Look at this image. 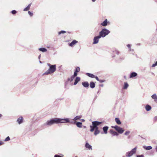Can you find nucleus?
<instances>
[{
	"label": "nucleus",
	"mask_w": 157,
	"mask_h": 157,
	"mask_svg": "<svg viewBox=\"0 0 157 157\" xmlns=\"http://www.w3.org/2000/svg\"><path fill=\"white\" fill-rule=\"evenodd\" d=\"M56 70V66L55 64L53 65L43 74V75H49L53 73Z\"/></svg>",
	"instance_id": "1"
},
{
	"label": "nucleus",
	"mask_w": 157,
	"mask_h": 157,
	"mask_svg": "<svg viewBox=\"0 0 157 157\" xmlns=\"http://www.w3.org/2000/svg\"><path fill=\"white\" fill-rule=\"evenodd\" d=\"M110 31L108 29L105 28L103 29L99 32V35L101 37H104L106 35H108L110 33Z\"/></svg>",
	"instance_id": "2"
},
{
	"label": "nucleus",
	"mask_w": 157,
	"mask_h": 157,
	"mask_svg": "<svg viewBox=\"0 0 157 157\" xmlns=\"http://www.w3.org/2000/svg\"><path fill=\"white\" fill-rule=\"evenodd\" d=\"M57 120H58V119H57V118L52 119L47 121L46 123L44 124V125L50 126L54 124H57Z\"/></svg>",
	"instance_id": "3"
},
{
	"label": "nucleus",
	"mask_w": 157,
	"mask_h": 157,
	"mask_svg": "<svg viewBox=\"0 0 157 157\" xmlns=\"http://www.w3.org/2000/svg\"><path fill=\"white\" fill-rule=\"evenodd\" d=\"M137 149V147H136L132 149L131 151L127 152L125 154V155L126 157H130L132 156L134 154L136 153Z\"/></svg>",
	"instance_id": "4"
},
{
	"label": "nucleus",
	"mask_w": 157,
	"mask_h": 157,
	"mask_svg": "<svg viewBox=\"0 0 157 157\" xmlns=\"http://www.w3.org/2000/svg\"><path fill=\"white\" fill-rule=\"evenodd\" d=\"M112 128H113L115 129L117 131V132L120 134L124 132V130L123 129V128L120 127H119L117 125H116L115 126H112Z\"/></svg>",
	"instance_id": "5"
},
{
	"label": "nucleus",
	"mask_w": 157,
	"mask_h": 157,
	"mask_svg": "<svg viewBox=\"0 0 157 157\" xmlns=\"http://www.w3.org/2000/svg\"><path fill=\"white\" fill-rule=\"evenodd\" d=\"M58 123H67L70 122L69 120L67 118L64 119H61L57 118Z\"/></svg>",
	"instance_id": "6"
},
{
	"label": "nucleus",
	"mask_w": 157,
	"mask_h": 157,
	"mask_svg": "<svg viewBox=\"0 0 157 157\" xmlns=\"http://www.w3.org/2000/svg\"><path fill=\"white\" fill-rule=\"evenodd\" d=\"M101 37L99 35L94 37V39L93 44H97L98 42L99 39Z\"/></svg>",
	"instance_id": "7"
},
{
	"label": "nucleus",
	"mask_w": 157,
	"mask_h": 157,
	"mask_svg": "<svg viewBox=\"0 0 157 157\" xmlns=\"http://www.w3.org/2000/svg\"><path fill=\"white\" fill-rule=\"evenodd\" d=\"M102 123V122L98 121H93L92 122V124L94 126H98Z\"/></svg>",
	"instance_id": "8"
},
{
	"label": "nucleus",
	"mask_w": 157,
	"mask_h": 157,
	"mask_svg": "<svg viewBox=\"0 0 157 157\" xmlns=\"http://www.w3.org/2000/svg\"><path fill=\"white\" fill-rule=\"evenodd\" d=\"M82 86L85 88H88L89 86V84L87 82H82Z\"/></svg>",
	"instance_id": "9"
},
{
	"label": "nucleus",
	"mask_w": 157,
	"mask_h": 157,
	"mask_svg": "<svg viewBox=\"0 0 157 157\" xmlns=\"http://www.w3.org/2000/svg\"><path fill=\"white\" fill-rule=\"evenodd\" d=\"M108 22L107 19H106L103 22L101 23V25L103 26H106L107 25Z\"/></svg>",
	"instance_id": "10"
},
{
	"label": "nucleus",
	"mask_w": 157,
	"mask_h": 157,
	"mask_svg": "<svg viewBox=\"0 0 157 157\" xmlns=\"http://www.w3.org/2000/svg\"><path fill=\"white\" fill-rule=\"evenodd\" d=\"M85 147L89 150H92V146L87 142L86 143L85 145Z\"/></svg>",
	"instance_id": "11"
},
{
	"label": "nucleus",
	"mask_w": 157,
	"mask_h": 157,
	"mask_svg": "<svg viewBox=\"0 0 157 157\" xmlns=\"http://www.w3.org/2000/svg\"><path fill=\"white\" fill-rule=\"evenodd\" d=\"M151 98L154 100V101L156 102H157V96L155 94H153L151 96Z\"/></svg>",
	"instance_id": "12"
},
{
	"label": "nucleus",
	"mask_w": 157,
	"mask_h": 157,
	"mask_svg": "<svg viewBox=\"0 0 157 157\" xmlns=\"http://www.w3.org/2000/svg\"><path fill=\"white\" fill-rule=\"evenodd\" d=\"M80 80V78L79 77H76L75 81V82L74 83V85H76L77 83Z\"/></svg>",
	"instance_id": "13"
},
{
	"label": "nucleus",
	"mask_w": 157,
	"mask_h": 157,
	"mask_svg": "<svg viewBox=\"0 0 157 157\" xmlns=\"http://www.w3.org/2000/svg\"><path fill=\"white\" fill-rule=\"evenodd\" d=\"M109 127L107 126H105L103 128V130L104 131V133L105 134H107V131Z\"/></svg>",
	"instance_id": "14"
},
{
	"label": "nucleus",
	"mask_w": 157,
	"mask_h": 157,
	"mask_svg": "<svg viewBox=\"0 0 157 157\" xmlns=\"http://www.w3.org/2000/svg\"><path fill=\"white\" fill-rule=\"evenodd\" d=\"M23 118L22 117H20L17 119V122L19 124H21L23 122Z\"/></svg>",
	"instance_id": "15"
},
{
	"label": "nucleus",
	"mask_w": 157,
	"mask_h": 157,
	"mask_svg": "<svg viewBox=\"0 0 157 157\" xmlns=\"http://www.w3.org/2000/svg\"><path fill=\"white\" fill-rule=\"evenodd\" d=\"M137 74L135 72H132L131 73L130 75V78H131L134 77L137 75Z\"/></svg>",
	"instance_id": "16"
},
{
	"label": "nucleus",
	"mask_w": 157,
	"mask_h": 157,
	"mask_svg": "<svg viewBox=\"0 0 157 157\" xmlns=\"http://www.w3.org/2000/svg\"><path fill=\"white\" fill-rule=\"evenodd\" d=\"M110 132L113 135V136H117L118 135V133L117 132L113 131L112 129H111L110 130Z\"/></svg>",
	"instance_id": "17"
},
{
	"label": "nucleus",
	"mask_w": 157,
	"mask_h": 157,
	"mask_svg": "<svg viewBox=\"0 0 157 157\" xmlns=\"http://www.w3.org/2000/svg\"><path fill=\"white\" fill-rule=\"evenodd\" d=\"M31 5V3L29 4L27 7L24 8L23 10L24 11H27L29 10L30 9V6Z\"/></svg>",
	"instance_id": "18"
},
{
	"label": "nucleus",
	"mask_w": 157,
	"mask_h": 157,
	"mask_svg": "<svg viewBox=\"0 0 157 157\" xmlns=\"http://www.w3.org/2000/svg\"><path fill=\"white\" fill-rule=\"evenodd\" d=\"M78 42L75 40H73L72 42L69 44V45L70 46H72L76 44Z\"/></svg>",
	"instance_id": "19"
},
{
	"label": "nucleus",
	"mask_w": 157,
	"mask_h": 157,
	"mask_svg": "<svg viewBox=\"0 0 157 157\" xmlns=\"http://www.w3.org/2000/svg\"><path fill=\"white\" fill-rule=\"evenodd\" d=\"M151 106L147 105L145 106V109L147 111H149L151 109Z\"/></svg>",
	"instance_id": "20"
},
{
	"label": "nucleus",
	"mask_w": 157,
	"mask_h": 157,
	"mask_svg": "<svg viewBox=\"0 0 157 157\" xmlns=\"http://www.w3.org/2000/svg\"><path fill=\"white\" fill-rule=\"evenodd\" d=\"M90 87L91 88H94L95 86V84L94 82H90Z\"/></svg>",
	"instance_id": "21"
},
{
	"label": "nucleus",
	"mask_w": 157,
	"mask_h": 157,
	"mask_svg": "<svg viewBox=\"0 0 157 157\" xmlns=\"http://www.w3.org/2000/svg\"><path fill=\"white\" fill-rule=\"evenodd\" d=\"M76 124L77 126L79 128H81L82 126V123L80 122H77L76 123Z\"/></svg>",
	"instance_id": "22"
},
{
	"label": "nucleus",
	"mask_w": 157,
	"mask_h": 157,
	"mask_svg": "<svg viewBox=\"0 0 157 157\" xmlns=\"http://www.w3.org/2000/svg\"><path fill=\"white\" fill-rule=\"evenodd\" d=\"M143 148L146 150H150L152 148V147L151 146H144Z\"/></svg>",
	"instance_id": "23"
},
{
	"label": "nucleus",
	"mask_w": 157,
	"mask_h": 157,
	"mask_svg": "<svg viewBox=\"0 0 157 157\" xmlns=\"http://www.w3.org/2000/svg\"><path fill=\"white\" fill-rule=\"evenodd\" d=\"M86 75L89 77H91V78H95V76L92 74L87 73L86 74Z\"/></svg>",
	"instance_id": "24"
},
{
	"label": "nucleus",
	"mask_w": 157,
	"mask_h": 157,
	"mask_svg": "<svg viewBox=\"0 0 157 157\" xmlns=\"http://www.w3.org/2000/svg\"><path fill=\"white\" fill-rule=\"evenodd\" d=\"M82 117V116H78L75 117L73 119V120L74 121H76L78 120L79 119Z\"/></svg>",
	"instance_id": "25"
},
{
	"label": "nucleus",
	"mask_w": 157,
	"mask_h": 157,
	"mask_svg": "<svg viewBox=\"0 0 157 157\" xmlns=\"http://www.w3.org/2000/svg\"><path fill=\"white\" fill-rule=\"evenodd\" d=\"M115 120L116 122L118 124H121V122L120 120L118 118H116L115 119Z\"/></svg>",
	"instance_id": "26"
},
{
	"label": "nucleus",
	"mask_w": 157,
	"mask_h": 157,
	"mask_svg": "<svg viewBox=\"0 0 157 157\" xmlns=\"http://www.w3.org/2000/svg\"><path fill=\"white\" fill-rule=\"evenodd\" d=\"M39 50L42 52H45L47 51V50L45 48H41L39 49Z\"/></svg>",
	"instance_id": "27"
},
{
	"label": "nucleus",
	"mask_w": 157,
	"mask_h": 157,
	"mask_svg": "<svg viewBox=\"0 0 157 157\" xmlns=\"http://www.w3.org/2000/svg\"><path fill=\"white\" fill-rule=\"evenodd\" d=\"M74 78L75 77L74 76H72L70 78H68L67 80L68 81L71 82L73 80Z\"/></svg>",
	"instance_id": "28"
},
{
	"label": "nucleus",
	"mask_w": 157,
	"mask_h": 157,
	"mask_svg": "<svg viewBox=\"0 0 157 157\" xmlns=\"http://www.w3.org/2000/svg\"><path fill=\"white\" fill-rule=\"evenodd\" d=\"M128 86V85L127 82L124 83V86L123 88L124 89H126Z\"/></svg>",
	"instance_id": "29"
},
{
	"label": "nucleus",
	"mask_w": 157,
	"mask_h": 157,
	"mask_svg": "<svg viewBox=\"0 0 157 157\" xmlns=\"http://www.w3.org/2000/svg\"><path fill=\"white\" fill-rule=\"evenodd\" d=\"M100 132V131L99 130H95L94 132V135L95 136H96L97 135L99 134Z\"/></svg>",
	"instance_id": "30"
},
{
	"label": "nucleus",
	"mask_w": 157,
	"mask_h": 157,
	"mask_svg": "<svg viewBox=\"0 0 157 157\" xmlns=\"http://www.w3.org/2000/svg\"><path fill=\"white\" fill-rule=\"evenodd\" d=\"M90 128H91V129L90 130V132H93L94 131V129H95L94 127L93 126H91V125H90Z\"/></svg>",
	"instance_id": "31"
},
{
	"label": "nucleus",
	"mask_w": 157,
	"mask_h": 157,
	"mask_svg": "<svg viewBox=\"0 0 157 157\" xmlns=\"http://www.w3.org/2000/svg\"><path fill=\"white\" fill-rule=\"evenodd\" d=\"M66 33V32L65 31H63V30H62V31H61L59 32L58 34H59V35H60L61 34L65 33Z\"/></svg>",
	"instance_id": "32"
},
{
	"label": "nucleus",
	"mask_w": 157,
	"mask_h": 157,
	"mask_svg": "<svg viewBox=\"0 0 157 157\" xmlns=\"http://www.w3.org/2000/svg\"><path fill=\"white\" fill-rule=\"evenodd\" d=\"M127 47L129 48V51H132V50L131 48V45L130 44H128L127 45ZM132 51H133V50H132Z\"/></svg>",
	"instance_id": "33"
},
{
	"label": "nucleus",
	"mask_w": 157,
	"mask_h": 157,
	"mask_svg": "<svg viewBox=\"0 0 157 157\" xmlns=\"http://www.w3.org/2000/svg\"><path fill=\"white\" fill-rule=\"evenodd\" d=\"M80 70V68L78 67L76 68L75 71L78 73V72Z\"/></svg>",
	"instance_id": "34"
},
{
	"label": "nucleus",
	"mask_w": 157,
	"mask_h": 157,
	"mask_svg": "<svg viewBox=\"0 0 157 157\" xmlns=\"http://www.w3.org/2000/svg\"><path fill=\"white\" fill-rule=\"evenodd\" d=\"M10 140V137L9 136H7L4 140L5 141H7Z\"/></svg>",
	"instance_id": "35"
},
{
	"label": "nucleus",
	"mask_w": 157,
	"mask_h": 157,
	"mask_svg": "<svg viewBox=\"0 0 157 157\" xmlns=\"http://www.w3.org/2000/svg\"><path fill=\"white\" fill-rule=\"evenodd\" d=\"M17 12L15 10H13L11 13L13 14H15L17 13Z\"/></svg>",
	"instance_id": "36"
},
{
	"label": "nucleus",
	"mask_w": 157,
	"mask_h": 157,
	"mask_svg": "<svg viewBox=\"0 0 157 157\" xmlns=\"http://www.w3.org/2000/svg\"><path fill=\"white\" fill-rule=\"evenodd\" d=\"M130 133V132L129 131H126L124 133V135H128Z\"/></svg>",
	"instance_id": "37"
},
{
	"label": "nucleus",
	"mask_w": 157,
	"mask_h": 157,
	"mask_svg": "<svg viewBox=\"0 0 157 157\" xmlns=\"http://www.w3.org/2000/svg\"><path fill=\"white\" fill-rule=\"evenodd\" d=\"M28 13L30 16H32L33 15V13L30 11L28 12Z\"/></svg>",
	"instance_id": "38"
},
{
	"label": "nucleus",
	"mask_w": 157,
	"mask_h": 157,
	"mask_svg": "<svg viewBox=\"0 0 157 157\" xmlns=\"http://www.w3.org/2000/svg\"><path fill=\"white\" fill-rule=\"evenodd\" d=\"M156 66H157V61H156L155 63L153 64L152 66V67H154Z\"/></svg>",
	"instance_id": "39"
},
{
	"label": "nucleus",
	"mask_w": 157,
	"mask_h": 157,
	"mask_svg": "<svg viewBox=\"0 0 157 157\" xmlns=\"http://www.w3.org/2000/svg\"><path fill=\"white\" fill-rule=\"evenodd\" d=\"M77 73L75 71L74 73V75L72 76H74V77H75L77 76Z\"/></svg>",
	"instance_id": "40"
},
{
	"label": "nucleus",
	"mask_w": 157,
	"mask_h": 157,
	"mask_svg": "<svg viewBox=\"0 0 157 157\" xmlns=\"http://www.w3.org/2000/svg\"><path fill=\"white\" fill-rule=\"evenodd\" d=\"M136 157H144V156L143 155H136Z\"/></svg>",
	"instance_id": "41"
},
{
	"label": "nucleus",
	"mask_w": 157,
	"mask_h": 157,
	"mask_svg": "<svg viewBox=\"0 0 157 157\" xmlns=\"http://www.w3.org/2000/svg\"><path fill=\"white\" fill-rule=\"evenodd\" d=\"M100 82L102 83L105 82V81L104 80H99V81Z\"/></svg>",
	"instance_id": "42"
},
{
	"label": "nucleus",
	"mask_w": 157,
	"mask_h": 157,
	"mask_svg": "<svg viewBox=\"0 0 157 157\" xmlns=\"http://www.w3.org/2000/svg\"><path fill=\"white\" fill-rule=\"evenodd\" d=\"M94 129L95 130H98V126H94Z\"/></svg>",
	"instance_id": "43"
},
{
	"label": "nucleus",
	"mask_w": 157,
	"mask_h": 157,
	"mask_svg": "<svg viewBox=\"0 0 157 157\" xmlns=\"http://www.w3.org/2000/svg\"><path fill=\"white\" fill-rule=\"evenodd\" d=\"M4 143L2 141H0V145H1L4 144Z\"/></svg>",
	"instance_id": "44"
},
{
	"label": "nucleus",
	"mask_w": 157,
	"mask_h": 157,
	"mask_svg": "<svg viewBox=\"0 0 157 157\" xmlns=\"http://www.w3.org/2000/svg\"><path fill=\"white\" fill-rule=\"evenodd\" d=\"M154 120L155 121H157V116L155 117L154 118Z\"/></svg>",
	"instance_id": "45"
},
{
	"label": "nucleus",
	"mask_w": 157,
	"mask_h": 157,
	"mask_svg": "<svg viewBox=\"0 0 157 157\" xmlns=\"http://www.w3.org/2000/svg\"><path fill=\"white\" fill-rule=\"evenodd\" d=\"M48 66L49 67H51V66H52V65H51L50 63H48L47 64Z\"/></svg>",
	"instance_id": "46"
},
{
	"label": "nucleus",
	"mask_w": 157,
	"mask_h": 157,
	"mask_svg": "<svg viewBox=\"0 0 157 157\" xmlns=\"http://www.w3.org/2000/svg\"><path fill=\"white\" fill-rule=\"evenodd\" d=\"M95 78L98 81H99V79L98 78V77L96 76L95 77Z\"/></svg>",
	"instance_id": "47"
},
{
	"label": "nucleus",
	"mask_w": 157,
	"mask_h": 157,
	"mask_svg": "<svg viewBox=\"0 0 157 157\" xmlns=\"http://www.w3.org/2000/svg\"><path fill=\"white\" fill-rule=\"evenodd\" d=\"M116 53L117 55L119 54V52H118V51H116Z\"/></svg>",
	"instance_id": "48"
},
{
	"label": "nucleus",
	"mask_w": 157,
	"mask_h": 157,
	"mask_svg": "<svg viewBox=\"0 0 157 157\" xmlns=\"http://www.w3.org/2000/svg\"><path fill=\"white\" fill-rule=\"evenodd\" d=\"M81 121L82 122H84L85 121V120L83 119H82L81 120Z\"/></svg>",
	"instance_id": "49"
},
{
	"label": "nucleus",
	"mask_w": 157,
	"mask_h": 157,
	"mask_svg": "<svg viewBox=\"0 0 157 157\" xmlns=\"http://www.w3.org/2000/svg\"><path fill=\"white\" fill-rule=\"evenodd\" d=\"M155 150H156V152H157V146L156 147Z\"/></svg>",
	"instance_id": "50"
},
{
	"label": "nucleus",
	"mask_w": 157,
	"mask_h": 157,
	"mask_svg": "<svg viewBox=\"0 0 157 157\" xmlns=\"http://www.w3.org/2000/svg\"><path fill=\"white\" fill-rule=\"evenodd\" d=\"M124 78L125 79H126V77L125 76H124Z\"/></svg>",
	"instance_id": "51"
},
{
	"label": "nucleus",
	"mask_w": 157,
	"mask_h": 157,
	"mask_svg": "<svg viewBox=\"0 0 157 157\" xmlns=\"http://www.w3.org/2000/svg\"><path fill=\"white\" fill-rule=\"evenodd\" d=\"M40 55L39 56V57H38V58L39 59H40Z\"/></svg>",
	"instance_id": "52"
},
{
	"label": "nucleus",
	"mask_w": 157,
	"mask_h": 157,
	"mask_svg": "<svg viewBox=\"0 0 157 157\" xmlns=\"http://www.w3.org/2000/svg\"><path fill=\"white\" fill-rule=\"evenodd\" d=\"M93 2H94L96 0H91Z\"/></svg>",
	"instance_id": "53"
},
{
	"label": "nucleus",
	"mask_w": 157,
	"mask_h": 157,
	"mask_svg": "<svg viewBox=\"0 0 157 157\" xmlns=\"http://www.w3.org/2000/svg\"><path fill=\"white\" fill-rule=\"evenodd\" d=\"M2 114H0V117H2Z\"/></svg>",
	"instance_id": "54"
},
{
	"label": "nucleus",
	"mask_w": 157,
	"mask_h": 157,
	"mask_svg": "<svg viewBox=\"0 0 157 157\" xmlns=\"http://www.w3.org/2000/svg\"><path fill=\"white\" fill-rule=\"evenodd\" d=\"M39 62H40V63H42V62H41L40 61H39Z\"/></svg>",
	"instance_id": "55"
},
{
	"label": "nucleus",
	"mask_w": 157,
	"mask_h": 157,
	"mask_svg": "<svg viewBox=\"0 0 157 157\" xmlns=\"http://www.w3.org/2000/svg\"><path fill=\"white\" fill-rule=\"evenodd\" d=\"M84 128H86V127L85 126H84Z\"/></svg>",
	"instance_id": "56"
},
{
	"label": "nucleus",
	"mask_w": 157,
	"mask_h": 157,
	"mask_svg": "<svg viewBox=\"0 0 157 157\" xmlns=\"http://www.w3.org/2000/svg\"><path fill=\"white\" fill-rule=\"evenodd\" d=\"M101 86H103V85H101Z\"/></svg>",
	"instance_id": "57"
},
{
	"label": "nucleus",
	"mask_w": 157,
	"mask_h": 157,
	"mask_svg": "<svg viewBox=\"0 0 157 157\" xmlns=\"http://www.w3.org/2000/svg\"><path fill=\"white\" fill-rule=\"evenodd\" d=\"M75 157H77V156H75Z\"/></svg>",
	"instance_id": "58"
}]
</instances>
